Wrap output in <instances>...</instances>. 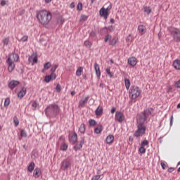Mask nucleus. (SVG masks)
I'll list each match as a JSON object with an SVG mask.
<instances>
[{"label":"nucleus","mask_w":180,"mask_h":180,"mask_svg":"<svg viewBox=\"0 0 180 180\" xmlns=\"http://www.w3.org/2000/svg\"><path fill=\"white\" fill-rule=\"evenodd\" d=\"M115 140V136L113 135H108L105 139V142L107 144H112Z\"/></svg>","instance_id":"obj_22"},{"label":"nucleus","mask_w":180,"mask_h":180,"mask_svg":"<svg viewBox=\"0 0 180 180\" xmlns=\"http://www.w3.org/2000/svg\"><path fill=\"white\" fill-rule=\"evenodd\" d=\"M124 84H125V88L127 89V91H129V89H130V79H124Z\"/></svg>","instance_id":"obj_30"},{"label":"nucleus","mask_w":180,"mask_h":180,"mask_svg":"<svg viewBox=\"0 0 180 180\" xmlns=\"http://www.w3.org/2000/svg\"><path fill=\"white\" fill-rule=\"evenodd\" d=\"M49 77H51V79H52V80H54V79H56V78H57V75L53 72H51V75H49Z\"/></svg>","instance_id":"obj_46"},{"label":"nucleus","mask_w":180,"mask_h":180,"mask_svg":"<svg viewBox=\"0 0 180 180\" xmlns=\"http://www.w3.org/2000/svg\"><path fill=\"white\" fill-rule=\"evenodd\" d=\"M26 95V88L23 87L21 91L18 93V96L19 98H23Z\"/></svg>","instance_id":"obj_25"},{"label":"nucleus","mask_w":180,"mask_h":180,"mask_svg":"<svg viewBox=\"0 0 180 180\" xmlns=\"http://www.w3.org/2000/svg\"><path fill=\"white\" fill-rule=\"evenodd\" d=\"M105 72H107L108 75H109V77L110 78H113V73L110 72V68H108L106 70H105Z\"/></svg>","instance_id":"obj_35"},{"label":"nucleus","mask_w":180,"mask_h":180,"mask_svg":"<svg viewBox=\"0 0 180 180\" xmlns=\"http://www.w3.org/2000/svg\"><path fill=\"white\" fill-rule=\"evenodd\" d=\"M77 11H81L82 9V3H79L77 4Z\"/></svg>","instance_id":"obj_52"},{"label":"nucleus","mask_w":180,"mask_h":180,"mask_svg":"<svg viewBox=\"0 0 180 180\" xmlns=\"http://www.w3.org/2000/svg\"><path fill=\"white\" fill-rule=\"evenodd\" d=\"M103 131V127L102 125L97 126L94 129V133L96 134H101Z\"/></svg>","instance_id":"obj_23"},{"label":"nucleus","mask_w":180,"mask_h":180,"mask_svg":"<svg viewBox=\"0 0 180 180\" xmlns=\"http://www.w3.org/2000/svg\"><path fill=\"white\" fill-rule=\"evenodd\" d=\"M37 106H39V104H37L36 103V101H34L32 104V107L33 108V110H36V108H37Z\"/></svg>","instance_id":"obj_48"},{"label":"nucleus","mask_w":180,"mask_h":180,"mask_svg":"<svg viewBox=\"0 0 180 180\" xmlns=\"http://www.w3.org/2000/svg\"><path fill=\"white\" fill-rule=\"evenodd\" d=\"M115 112H116V108L113 107V108L111 109V113H115Z\"/></svg>","instance_id":"obj_59"},{"label":"nucleus","mask_w":180,"mask_h":180,"mask_svg":"<svg viewBox=\"0 0 180 180\" xmlns=\"http://www.w3.org/2000/svg\"><path fill=\"white\" fill-rule=\"evenodd\" d=\"M90 36H91V37H95V32H91V33H90Z\"/></svg>","instance_id":"obj_60"},{"label":"nucleus","mask_w":180,"mask_h":180,"mask_svg":"<svg viewBox=\"0 0 180 180\" xmlns=\"http://www.w3.org/2000/svg\"><path fill=\"white\" fill-rule=\"evenodd\" d=\"M19 60V56L16 53H11L6 60L8 64V70L9 72H12L15 70V63H18Z\"/></svg>","instance_id":"obj_3"},{"label":"nucleus","mask_w":180,"mask_h":180,"mask_svg":"<svg viewBox=\"0 0 180 180\" xmlns=\"http://www.w3.org/2000/svg\"><path fill=\"white\" fill-rule=\"evenodd\" d=\"M84 46H85L86 47H88V48L92 46V43H91V41H88V40L85 41L84 43Z\"/></svg>","instance_id":"obj_36"},{"label":"nucleus","mask_w":180,"mask_h":180,"mask_svg":"<svg viewBox=\"0 0 180 180\" xmlns=\"http://www.w3.org/2000/svg\"><path fill=\"white\" fill-rule=\"evenodd\" d=\"M138 32H139L141 35L146 34V33H147V27L145 25H140L138 26Z\"/></svg>","instance_id":"obj_13"},{"label":"nucleus","mask_w":180,"mask_h":180,"mask_svg":"<svg viewBox=\"0 0 180 180\" xmlns=\"http://www.w3.org/2000/svg\"><path fill=\"white\" fill-rule=\"evenodd\" d=\"M50 67H51V63H50V62H48L44 65V68H45V70H49Z\"/></svg>","instance_id":"obj_41"},{"label":"nucleus","mask_w":180,"mask_h":180,"mask_svg":"<svg viewBox=\"0 0 180 180\" xmlns=\"http://www.w3.org/2000/svg\"><path fill=\"white\" fill-rule=\"evenodd\" d=\"M137 129L134 132V137H141L146 134V130H147V126H146V120L144 118V114H141V117L137 118Z\"/></svg>","instance_id":"obj_2"},{"label":"nucleus","mask_w":180,"mask_h":180,"mask_svg":"<svg viewBox=\"0 0 180 180\" xmlns=\"http://www.w3.org/2000/svg\"><path fill=\"white\" fill-rule=\"evenodd\" d=\"M9 103H11V100L9 98H6L4 101V106H9Z\"/></svg>","instance_id":"obj_45"},{"label":"nucleus","mask_w":180,"mask_h":180,"mask_svg":"<svg viewBox=\"0 0 180 180\" xmlns=\"http://www.w3.org/2000/svg\"><path fill=\"white\" fill-rule=\"evenodd\" d=\"M151 7L150 6H143V12H145V13H146L147 15H150V13H151Z\"/></svg>","instance_id":"obj_28"},{"label":"nucleus","mask_w":180,"mask_h":180,"mask_svg":"<svg viewBox=\"0 0 180 180\" xmlns=\"http://www.w3.org/2000/svg\"><path fill=\"white\" fill-rule=\"evenodd\" d=\"M96 116H101L103 113V108L99 105L95 111Z\"/></svg>","instance_id":"obj_24"},{"label":"nucleus","mask_w":180,"mask_h":180,"mask_svg":"<svg viewBox=\"0 0 180 180\" xmlns=\"http://www.w3.org/2000/svg\"><path fill=\"white\" fill-rule=\"evenodd\" d=\"M133 41V37H131V34H129L127 38H126V41L127 43H131Z\"/></svg>","instance_id":"obj_38"},{"label":"nucleus","mask_w":180,"mask_h":180,"mask_svg":"<svg viewBox=\"0 0 180 180\" xmlns=\"http://www.w3.org/2000/svg\"><path fill=\"white\" fill-rule=\"evenodd\" d=\"M82 146H84V139H82L79 143L74 146L75 151H78V150H81Z\"/></svg>","instance_id":"obj_21"},{"label":"nucleus","mask_w":180,"mask_h":180,"mask_svg":"<svg viewBox=\"0 0 180 180\" xmlns=\"http://www.w3.org/2000/svg\"><path fill=\"white\" fill-rule=\"evenodd\" d=\"M101 179V175H96L92 177L91 180H99Z\"/></svg>","instance_id":"obj_50"},{"label":"nucleus","mask_w":180,"mask_h":180,"mask_svg":"<svg viewBox=\"0 0 180 180\" xmlns=\"http://www.w3.org/2000/svg\"><path fill=\"white\" fill-rule=\"evenodd\" d=\"M94 70L96 71V75H97V77L98 78L101 77V68L99 67V64H98L97 63H96L94 64Z\"/></svg>","instance_id":"obj_19"},{"label":"nucleus","mask_w":180,"mask_h":180,"mask_svg":"<svg viewBox=\"0 0 180 180\" xmlns=\"http://www.w3.org/2000/svg\"><path fill=\"white\" fill-rule=\"evenodd\" d=\"M1 5L2 6H5V5H6V1L2 0V1H1Z\"/></svg>","instance_id":"obj_58"},{"label":"nucleus","mask_w":180,"mask_h":180,"mask_svg":"<svg viewBox=\"0 0 180 180\" xmlns=\"http://www.w3.org/2000/svg\"><path fill=\"white\" fill-rule=\"evenodd\" d=\"M20 82L18 80H12L8 83V87L10 89H13L14 88H16L18 85H19Z\"/></svg>","instance_id":"obj_14"},{"label":"nucleus","mask_w":180,"mask_h":180,"mask_svg":"<svg viewBox=\"0 0 180 180\" xmlns=\"http://www.w3.org/2000/svg\"><path fill=\"white\" fill-rule=\"evenodd\" d=\"M83 71H84V68L83 67L78 68L77 71H76L77 77H81V75H82Z\"/></svg>","instance_id":"obj_29"},{"label":"nucleus","mask_w":180,"mask_h":180,"mask_svg":"<svg viewBox=\"0 0 180 180\" xmlns=\"http://www.w3.org/2000/svg\"><path fill=\"white\" fill-rule=\"evenodd\" d=\"M115 120L120 123H122V122L124 120V115L121 112H117L115 114Z\"/></svg>","instance_id":"obj_11"},{"label":"nucleus","mask_w":180,"mask_h":180,"mask_svg":"<svg viewBox=\"0 0 180 180\" xmlns=\"http://www.w3.org/2000/svg\"><path fill=\"white\" fill-rule=\"evenodd\" d=\"M177 109H180V103L177 105Z\"/></svg>","instance_id":"obj_64"},{"label":"nucleus","mask_w":180,"mask_h":180,"mask_svg":"<svg viewBox=\"0 0 180 180\" xmlns=\"http://www.w3.org/2000/svg\"><path fill=\"white\" fill-rule=\"evenodd\" d=\"M160 165H161L162 169H165V168H167V165H166L165 162H162L160 163Z\"/></svg>","instance_id":"obj_53"},{"label":"nucleus","mask_w":180,"mask_h":180,"mask_svg":"<svg viewBox=\"0 0 180 180\" xmlns=\"http://www.w3.org/2000/svg\"><path fill=\"white\" fill-rule=\"evenodd\" d=\"M68 168H71V161L68 159H65L60 164V169H62V171H66Z\"/></svg>","instance_id":"obj_7"},{"label":"nucleus","mask_w":180,"mask_h":180,"mask_svg":"<svg viewBox=\"0 0 180 180\" xmlns=\"http://www.w3.org/2000/svg\"><path fill=\"white\" fill-rule=\"evenodd\" d=\"M119 39H117V37H115L113 38H112L111 35H107L104 39V41L105 43H108V41H110V44L111 46H116V43H117Z\"/></svg>","instance_id":"obj_8"},{"label":"nucleus","mask_w":180,"mask_h":180,"mask_svg":"<svg viewBox=\"0 0 180 180\" xmlns=\"http://www.w3.org/2000/svg\"><path fill=\"white\" fill-rule=\"evenodd\" d=\"M60 149L62 150V151H67V150H68V144L67 143L62 144L60 146Z\"/></svg>","instance_id":"obj_32"},{"label":"nucleus","mask_w":180,"mask_h":180,"mask_svg":"<svg viewBox=\"0 0 180 180\" xmlns=\"http://www.w3.org/2000/svg\"><path fill=\"white\" fill-rule=\"evenodd\" d=\"M3 43L4 46H8L9 44V37H6L3 40Z\"/></svg>","instance_id":"obj_40"},{"label":"nucleus","mask_w":180,"mask_h":180,"mask_svg":"<svg viewBox=\"0 0 180 180\" xmlns=\"http://www.w3.org/2000/svg\"><path fill=\"white\" fill-rule=\"evenodd\" d=\"M175 171V169L174 167H170L168 169V172H174Z\"/></svg>","instance_id":"obj_57"},{"label":"nucleus","mask_w":180,"mask_h":180,"mask_svg":"<svg viewBox=\"0 0 180 180\" xmlns=\"http://www.w3.org/2000/svg\"><path fill=\"white\" fill-rule=\"evenodd\" d=\"M86 129V126L85 125V124H82L79 128V133H82V134H84V133H85Z\"/></svg>","instance_id":"obj_27"},{"label":"nucleus","mask_w":180,"mask_h":180,"mask_svg":"<svg viewBox=\"0 0 180 180\" xmlns=\"http://www.w3.org/2000/svg\"><path fill=\"white\" fill-rule=\"evenodd\" d=\"M148 144H149V143H148V141H147V140H144L143 141H142L141 143V146L142 147H146V146H148Z\"/></svg>","instance_id":"obj_42"},{"label":"nucleus","mask_w":180,"mask_h":180,"mask_svg":"<svg viewBox=\"0 0 180 180\" xmlns=\"http://www.w3.org/2000/svg\"><path fill=\"white\" fill-rule=\"evenodd\" d=\"M70 8H71V9H73V8H75V3L72 2L70 5Z\"/></svg>","instance_id":"obj_55"},{"label":"nucleus","mask_w":180,"mask_h":180,"mask_svg":"<svg viewBox=\"0 0 180 180\" xmlns=\"http://www.w3.org/2000/svg\"><path fill=\"white\" fill-rule=\"evenodd\" d=\"M35 166L36 165L34 164V162H32L31 163H30L27 167L29 172H33Z\"/></svg>","instance_id":"obj_26"},{"label":"nucleus","mask_w":180,"mask_h":180,"mask_svg":"<svg viewBox=\"0 0 180 180\" xmlns=\"http://www.w3.org/2000/svg\"><path fill=\"white\" fill-rule=\"evenodd\" d=\"M71 95L72 96H74V95H75V91H71Z\"/></svg>","instance_id":"obj_62"},{"label":"nucleus","mask_w":180,"mask_h":180,"mask_svg":"<svg viewBox=\"0 0 180 180\" xmlns=\"http://www.w3.org/2000/svg\"><path fill=\"white\" fill-rule=\"evenodd\" d=\"M88 20V16L85 15H82L80 16L79 22H86Z\"/></svg>","instance_id":"obj_31"},{"label":"nucleus","mask_w":180,"mask_h":180,"mask_svg":"<svg viewBox=\"0 0 180 180\" xmlns=\"http://www.w3.org/2000/svg\"><path fill=\"white\" fill-rule=\"evenodd\" d=\"M29 63H32L33 64L37 63V55L36 53H33L31 56L28 58Z\"/></svg>","instance_id":"obj_15"},{"label":"nucleus","mask_w":180,"mask_h":180,"mask_svg":"<svg viewBox=\"0 0 180 180\" xmlns=\"http://www.w3.org/2000/svg\"><path fill=\"white\" fill-rule=\"evenodd\" d=\"M89 124L93 127L96 126V121H95V120H89Z\"/></svg>","instance_id":"obj_39"},{"label":"nucleus","mask_w":180,"mask_h":180,"mask_svg":"<svg viewBox=\"0 0 180 180\" xmlns=\"http://www.w3.org/2000/svg\"><path fill=\"white\" fill-rule=\"evenodd\" d=\"M56 90L57 92H61V86L60 84H57Z\"/></svg>","instance_id":"obj_51"},{"label":"nucleus","mask_w":180,"mask_h":180,"mask_svg":"<svg viewBox=\"0 0 180 180\" xmlns=\"http://www.w3.org/2000/svg\"><path fill=\"white\" fill-rule=\"evenodd\" d=\"M51 80H52V79H51V77H50V75H46V76H45V78H44L45 82L49 83V82H50Z\"/></svg>","instance_id":"obj_43"},{"label":"nucleus","mask_w":180,"mask_h":180,"mask_svg":"<svg viewBox=\"0 0 180 180\" xmlns=\"http://www.w3.org/2000/svg\"><path fill=\"white\" fill-rule=\"evenodd\" d=\"M52 18L51 13L47 10H41L37 12L38 23L41 26H47L51 22Z\"/></svg>","instance_id":"obj_1"},{"label":"nucleus","mask_w":180,"mask_h":180,"mask_svg":"<svg viewBox=\"0 0 180 180\" xmlns=\"http://www.w3.org/2000/svg\"><path fill=\"white\" fill-rule=\"evenodd\" d=\"M129 98L134 101L141 95V89L137 86H132L129 91Z\"/></svg>","instance_id":"obj_4"},{"label":"nucleus","mask_w":180,"mask_h":180,"mask_svg":"<svg viewBox=\"0 0 180 180\" xmlns=\"http://www.w3.org/2000/svg\"><path fill=\"white\" fill-rule=\"evenodd\" d=\"M99 14L101 18H104V19L106 20L109 17V13L106 11V8L105 7H102L99 11Z\"/></svg>","instance_id":"obj_10"},{"label":"nucleus","mask_w":180,"mask_h":180,"mask_svg":"<svg viewBox=\"0 0 180 180\" xmlns=\"http://www.w3.org/2000/svg\"><path fill=\"white\" fill-rule=\"evenodd\" d=\"M45 112L51 116H57L60 113V108L56 104H52L46 108Z\"/></svg>","instance_id":"obj_5"},{"label":"nucleus","mask_w":180,"mask_h":180,"mask_svg":"<svg viewBox=\"0 0 180 180\" xmlns=\"http://www.w3.org/2000/svg\"><path fill=\"white\" fill-rule=\"evenodd\" d=\"M174 69H176L177 71H180V60L176 59L173 61L172 64Z\"/></svg>","instance_id":"obj_18"},{"label":"nucleus","mask_w":180,"mask_h":180,"mask_svg":"<svg viewBox=\"0 0 180 180\" xmlns=\"http://www.w3.org/2000/svg\"><path fill=\"white\" fill-rule=\"evenodd\" d=\"M152 112H153V108H148V109L145 110L143 112H141L138 115L137 119H140V117H141V115H143L145 122H146L147 121V117L150 116V115H151Z\"/></svg>","instance_id":"obj_9"},{"label":"nucleus","mask_w":180,"mask_h":180,"mask_svg":"<svg viewBox=\"0 0 180 180\" xmlns=\"http://www.w3.org/2000/svg\"><path fill=\"white\" fill-rule=\"evenodd\" d=\"M57 68H58V65H54V66L51 69V72H55L56 70H57Z\"/></svg>","instance_id":"obj_47"},{"label":"nucleus","mask_w":180,"mask_h":180,"mask_svg":"<svg viewBox=\"0 0 180 180\" xmlns=\"http://www.w3.org/2000/svg\"><path fill=\"white\" fill-rule=\"evenodd\" d=\"M139 153L141 154H146V148L144 146H141L139 149Z\"/></svg>","instance_id":"obj_33"},{"label":"nucleus","mask_w":180,"mask_h":180,"mask_svg":"<svg viewBox=\"0 0 180 180\" xmlns=\"http://www.w3.org/2000/svg\"><path fill=\"white\" fill-rule=\"evenodd\" d=\"M21 137H27V133L25 132L24 129H22L20 131Z\"/></svg>","instance_id":"obj_44"},{"label":"nucleus","mask_w":180,"mask_h":180,"mask_svg":"<svg viewBox=\"0 0 180 180\" xmlns=\"http://www.w3.org/2000/svg\"><path fill=\"white\" fill-rule=\"evenodd\" d=\"M29 37L27 35H24L18 41H27Z\"/></svg>","instance_id":"obj_37"},{"label":"nucleus","mask_w":180,"mask_h":180,"mask_svg":"<svg viewBox=\"0 0 180 180\" xmlns=\"http://www.w3.org/2000/svg\"><path fill=\"white\" fill-rule=\"evenodd\" d=\"M53 0H44L45 4H50Z\"/></svg>","instance_id":"obj_61"},{"label":"nucleus","mask_w":180,"mask_h":180,"mask_svg":"<svg viewBox=\"0 0 180 180\" xmlns=\"http://www.w3.org/2000/svg\"><path fill=\"white\" fill-rule=\"evenodd\" d=\"M70 141L73 144H75L76 141H78V136L76 133L72 134L70 137Z\"/></svg>","instance_id":"obj_20"},{"label":"nucleus","mask_w":180,"mask_h":180,"mask_svg":"<svg viewBox=\"0 0 180 180\" xmlns=\"http://www.w3.org/2000/svg\"><path fill=\"white\" fill-rule=\"evenodd\" d=\"M40 175H41V169L39 167L35 168L33 172L34 178H40Z\"/></svg>","instance_id":"obj_16"},{"label":"nucleus","mask_w":180,"mask_h":180,"mask_svg":"<svg viewBox=\"0 0 180 180\" xmlns=\"http://www.w3.org/2000/svg\"><path fill=\"white\" fill-rule=\"evenodd\" d=\"M110 9H112V5L110 4L106 8L105 11L109 13V11H110Z\"/></svg>","instance_id":"obj_54"},{"label":"nucleus","mask_w":180,"mask_h":180,"mask_svg":"<svg viewBox=\"0 0 180 180\" xmlns=\"http://www.w3.org/2000/svg\"><path fill=\"white\" fill-rule=\"evenodd\" d=\"M173 122H174V115H172L170 117V126H172Z\"/></svg>","instance_id":"obj_56"},{"label":"nucleus","mask_w":180,"mask_h":180,"mask_svg":"<svg viewBox=\"0 0 180 180\" xmlns=\"http://www.w3.org/2000/svg\"><path fill=\"white\" fill-rule=\"evenodd\" d=\"M88 99H89V96H86L84 99H82L79 103V108H84L86 103H88Z\"/></svg>","instance_id":"obj_17"},{"label":"nucleus","mask_w":180,"mask_h":180,"mask_svg":"<svg viewBox=\"0 0 180 180\" xmlns=\"http://www.w3.org/2000/svg\"><path fill=\"white\" fill-rule=\"evenodd\" d=\"M174 86H176V88H179L180 89V79H179L178 81H176L175 82Z\"/></svg>","instance_id":"obj_49"},{"label":"nucleus","mask_w":180,"mask_h":180,"mask_svg":"<svg viewBox=\"0 0 180 180\" xmlns=\"http://www.w3.org/2000/svg\"><path fill=\"white\" fill-rule=\"evenodd\" d=\"M13 122L15 127H18L19 126V119H18V117H13Z\"/></svg>","instance_id":"obj_34"},{"label":"nucleus","mask_w":180,"mask_h":180,"mask_svg":"<svg viewBox=\"0 0 180 180\" xmlns=\"http://www.w3.org/2000/svg\"><path fill=\"white\" fill-rule=\"evenodd\" d=\"M169 32H170L174 41H180L179 30L176 28L169 27Z\"/></svg>","instance_id":"obj_6"},{"label":"nucleus","mask_w":180,"mask_h":180,"mask_svg":"<svg viewBox=\"0 0 180 180\" xmlns=\"http://www.w3.org/2000/svg\"><path fill=\"white\" fill-rule=\"evenodd\" d=\"M128 64L131 67H136L137 65V58L134 56L130 57L128 59Z\"/></svg>","instance_id":"obj_12"},{"label":"nucleus","mask_w":180,"mask_h":180,"mask_svg":"<svg viewBox=\"0 0 180 180\" xmlns=\"http://www.w3.org/2000/svg\"><path fill=\"white\" fill-rule=\"evenodd\" d=\"M110 23H115V19L112 18V19L110 20Z\"/></svg>","instance_id":"obj_63"}]
</instances>
